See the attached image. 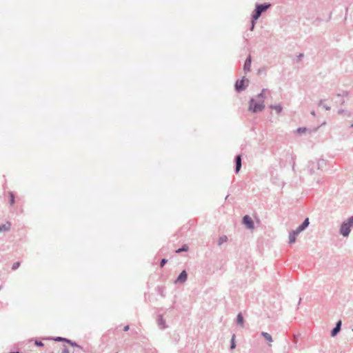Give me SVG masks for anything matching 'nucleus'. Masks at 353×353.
Masks as SVG:
<instances>
[{"mask_svg": "<svg viewBox=\"0 0 353 353\" xmlns=\"http://www.w3.org/2000/svg\"><path fill=\"white\" fill-rule=\"evenodd\" d=\"M10 201L9 203L10 205H13L15 203V196L12 192H9Z\"/></svg>", "mask_w": 353, "mask_h": 353, "instance_id": "nucleus-19", "label": "nucleus"}, {"mask_svg": "<svg viewBox=\"0 0 353 353\" xmlns=\"http://www.w3.org/2000/svg\"><path fill=\"white\" fill-rule=\"evenodd\" d=\"M70 345L72 346V347H77L81 350H83V347L81 346L80 345H79L77 343H76L75 341H72L71 343H70Z\"/></svg>", "mask_w": 353, "mask_h": 353, "instance_id": "nucleus-26", "label": "nucleus"}, {"mask_svg": "<svg viewBox=\"0 0 353 353\" xmlns=\"http://www.w3.org/2000/svg\"><path fill=\"white\" fill-rule=\"evenodd\" d=\"M251 63H252V57L250 55H249L246 58V59L244 62V65H243V70L245 73L250 71Z\"/></svg>", "mask_w": 353, "mask_h": 353, "instance_id": "nucleus-11", "label": "nucleus"}, {"mask_svg": "<svg viewBox=\"0 0 353 353\" xmlns=\"http://www.w3.org/2000/svg\"><path fill=\"white\" fill-rule=\"evenodd\" d=\"M350 128H353V123L350 125Z\"/></svg>", "mask_w": 353, "mask_h": 353, "instance_id": "nucleus-40", "label": "nucleus"}, {"mask_svg": "<svg viewBox=\"0 0 353 353\" xmlns=\"http://www.w3.org/2000/svg\"><path fill=\"white\" fill-rule=\"evenodd\" d=\"M242 223L248 228V229H253L254 227V223L252 218L246 214L245 215L242 219Z\"/></svg>", "mask_w": 353, "mask_h": 353, "instance_id": "nucleus-6", "label": "nucleus"}, {"mask_svg": "<svg viewBox=\"0 0 353 353\" xmlns=\"http://www.w3.org/2000/svg\"><path fill=\"white\" fill-rule=\"evenodd\" d=\"M20 265H21L20 262H19V261L15 262L12 264L11 269L12 270H16L19 268Z\"/></svg>", "mask_w": 353, "mask_h": 353, "instance_id": "nucleus-28", "label": "nucleus"}, {"mask_svg": "<svg viewBox=\"0 0 353 353\" xmlns=\"http://www.w3.org/2000/svg\"><path fill=\"white\" fill-rule=\"evenodd\" d=\"M158 327L161 330H165L168 326L165 323V320L163 319L161 314H159L157 318Z\"/></svg>", "mask_w": 353, "mask_h": 353, "instance_id": "nucleus-10", "label": "nucleus"}, {"mask_svg": "<svg viewBox=\"0 0 353 353\" xmlns=\"http://www.w3.org/2000/svg\"><path fill=\"white\" fill-rule=\"evenodd\" d=\"M257 21H254L253 18H251V26L250 27V30L253 31Z\"/></svg>", "mask_w": 353, "mask_h": 353, "instance_id": "nucleus-29", "label": "nucleus"}, {"mask_svg": "<svg viewBox=\"0 0 353 353\" xmlns=\"http://www.w3.org/2000/svg\"><path fill=\"white\" fill-rule=\"evenodd\" d=\"M318 105L319 106H321L323 105V108L326 110H330V107L328 106L327 105H325L323 104V99H321L319 103H318Z\"/></svg>", "mask_w": 353, "mask_h": 353, "instance_id": "nucleus-25", "label": "nucleus"}, {"mask_svg": "<svg viewBox=\"0 0 353 353\" xmlns=\"http://www.w3.org/2000/svg\"><path fill=\"white\" fill-rule=\"evenodd\" d=\"M267 91V89H263L261 92V93H259L257 97H256V99L258 101H262L263 103H264V100L265 99V92Z\"/></svg>", "mask_w": 353, "mask_h": 353, "instance_id": "nucleus-15", "label": "nucleus"}, {"mask_svg": "<svg viewBox=\"0 0 353 353\" xmlns=\"http://www.w3.org/2000/svg\"><path fill=\"white\" fill-rule=\"evenodd\" d=\"M228 240V237L226 236H221L219 239V241H218V245H221V244H223V243L226 242Z\"/></svg>", "mask_w": 353, "mask_h": 353, "instance_id": "nucleus-23", "label": "nucleus"}, {"mask_svg": "<svg viewBox=\"0 0 353 353\" xmlns=\"http://www.w3.org/2000/svg\"><path fill=\"white\" fill-rule=\"evenodd\" d=\"M158 290H159V293L162 296H165V295L163 294V288H161V287H158Z\"/></svg>", "mask_w": 353, "mask_h": 353, "instance_id": "nucleus-33", "label": "nucleus"}, {"mask_svg": "<svg viewBox=\"0 0 353 353\" xmlns=\"http://www.w3.org/2000/svg\"><path fill=\"white\" fill-rule=\"evenodd\" d=\"M306 131H307V128L305 127H301V128H297V130H296V132L298 134H302Z\"/></svg>", "mask_w": 353, "mask_h": 353, "instance_id": "nucleus-30", "label": "nucleus"}, {"mask_svg": "<svg viewBox=\"0 0 353 353\" xmlns=\"http://www.w3.org/2000/svg\"><path fill=\"white\" fill-rule=\"evenodd\" d=\"M272 4L270 3H258L255 4V8L252 13V18L254 19V21H257L262 13L265 12L268 9L271 7Z\"/></svg>", "mask_w": 353, "mask_h": 353, "instance_id": "nucleus-2", "label": "nucleus"}, {"mask_svg": "<svg viewBox=\"0 0 353 353\" xmlns=\"http://www.w3.org/2000/svg\"><path fill=\"white\" fill-rule=\"evenodd\" d=\"M337 113L340 115H343L344 117H350L352 115V113L348 110L339 109L337 111Z\"/></svg>", "mask_w": 353, "mask_h": 353, "instance_id": "nucleus-13", "label": "nucleus"}, {"mask_svg": "<svg viewBox=\"0 0 353 353\" xmlns=\"http://www.w3.org/2000/svg\"><path fill=\"white\" fill-rule=\"evenodd\" d=\"M265 108V104L262 101H258L254 97H252L249 101V111L253 113L262 112Z\"/></svg>", "mask_w": 353, "mask_h": 353, "instance_id": "nucleus-3", "label": "nucleus"}, {"mask_svg": "<svg viewBox=\"0 0 353 353\" xmlns=\"http://www.w3.org/2000/svg\"><path fill=\"white\" fill-rule=\"evenodd\" d=\"M34 345L37 347H43L44 345L41 341L37 339L34 341Z\"/></svg>", "mask_w": 353, "mask_h": 353, "instance_id": "nucleus-32", "label": "nucleus"}, {"mask_svg": "<svg viewBox=\"0 0 353 353\" xmlns=\"http://www.w3.org/2000/svg\"><path fill=\"white\" fill-rule=\"evenodd\" d=\"M304 56L303 53H300L298 56H297V59H296V62H299L300 60L301 59V58H303Z\"/></svg>", "mask_w": 353, "mask_h": 353, "instance_id": "nucleus-35", "label": "nucleus"}, {"mask_svg": "<svg viewBox=\"0 0 353 353\" xmlns=\"http://www.w3.org/2000/svg\"><path fill=\"white\" fill-rule=\"evenodd\" d=\"M261 334L268 342H272V336L270 334H268V332H262Z\"/></svg>", "mask_w": 353, "mask_h": 353, "instance_id": "nucleus-18", "label": "nucleus"}, {"mask_svg": "<svg viewBox=\"0 0 353 353\" xmlns=\"http://www.w3.org/2000/svg\"><path fill=\"white\" fill-rule=\"evenodd\" d=\"M243 323H244L243 316L242 314L240 312L237 314V316H236V323L238 325H241V326H243Z\"/></svg>", "mask_w": 353, "mask_h": 353, "instance_id": "nucleus-17", "label": "nucleus"}, {"mask_svg": "<svg viewBox=\"0 0 353 353\" xmlns=\"http://www.w3.org/2000/svg\"><path fill=\"white\" fill-rule=\"evenodd\" d=\"M341 321H338L335 325V327L331 330L330 334L332 336H336L341 330Z\"/></svg>", "mask_w": 353, "mask_h": 353, "instance_id": "nucleus-9", "label": "nucleus"}, {"mask_svg": "<svg viewBox=\"0 0 353 353\" xmlns=\"http://www.w3.org/2000/svg\"><path fill=\"white\" fill-rule=\"evenodd\" d=\"M46 339L54 341H56V342H61V341L63 342L64 337H61V336L52 337V336H50V337L47 338Z\"/></svg>", "mask_w": 353, "mask_h": 353, "instance_id": "nucleus-20", "label": "nucleus"}, {"mask_svg": "<svg viewBox=\"0 0 353 353\" xmlns=\"http://www.w3.org/2000/svg\"><path fill=\"white\" fill-rule=\"evenodd\" d=\"M188 250V246L186 244L183 245L180 248L176 250V253H181V252H186Z\"/></svg>", "mask_w": 353, "mask_h": 353, "instance_id": "nucleus-22", "label": "nucleus"}, {"mask_svg": "<svg viewBox=\"0 0 353 353\" xmlns=\"http://www.w3.org/2000/svg\"><path fill=\"white\" fill-rule=\"evenodd\" d=\"M234 163H235V173L237 174L240 171L242 165V159L241 155L237 154L234 157Z\"/></svg>", "mask_w": 353, "mask_h": 353, "instance_id": "nucleus-8", "label": "nucleus"}, {"mask_svg": "<svg viewBox=\"0 0 353 353\" xmlns=\"http://www.w3.org/2000/svg\"><path fill=\"white\" fill-rule=\"evenodd\" d=\"M249 85V79L245 77H243L241 79H238L235 82V90L240 93L245 90Z\"/></svg>", "mask_w": 353, "mask_h": 353, "instance_id": "nucleus-4", "label": "nucleus"}, {"mask_svg": "<svg viewBox=\"0 0 353 353\" xmlns=\"http://www.w3.org/2000/svg\"><path fill=\"white\" fill-rule=\"evenodd\" d=\"M130 329V326L128 325H125L124 327H123V331L124 332H127Z\"/></svg>", "mask_w": 353, "mask_h": 353, "instance_id": "nucleus-37", "label": "nucleus"}, {"mask_svg": "<svg viewBox=\"0 0 353 353\" xmlns=\"http://www.w3.org/2000/svg\"><path fill=\"white\" fill-rule=\"evenodd\" d=\"M310 174H313L314 172L313 168H310Z\"/></svg>", "mask_w": 353, "mask_h": 353, "instance_id": "nucleus-38", "label": "nucleus"}, {"mask_svg": "<svg viewBox=\"0 0 353 353\" xmlns=\"http://www.w3.org/2000/svg\"><path fill=\"white\" fill-rule=\"evenodd\" d=\"M337 98H338V99L336 100L335 103L340 105H343L345 103L344 98H342V97H337Z\"/></svg>", "mask_w": 353, "mask_h": 353, "instance_id": "nucleus-24", "label": "nucleus"}, {"mask_svg": "<svg viewBox=\"0 0 353 353\" xmlns=\"http://www.w3.org/2000/svg\"><path fill=\"white\" fill-rule=\"evenodd\" d=\"M311 114L313 115V116H315L316 114H315V112L313 110L311 112Z\"/></svg>", "mask_w": 353, "mask_h": 353, "instance_id": "nucleus-39", "label": "nucleus"}, {"mask_svg": "<svg viewBox=\"0 0 353 353\" xmlns=\"http://www.w3.org/2000/svg\"><path fill=\"white\" fill-rule=\"evenodd\" d=\"M351 232V227L344 221L340 227V234L343 237H347Z\"/></svg>", "mask_w": 353, "mask_h": 353, "instance_id": "nucleus-5", "label": "nucleus"}, {"mask_svg": "<svg viewBox=\"0 0 353 353\" xmlns=\"http://www.w3.org/2000/svg\"><path fill=\"white\" fill-rule=\"evenodd\" d=\"M350 92L346 90H339V92L336 93V97H347L349 96Z\"/></svg>", "mask_w": 353, "mask_h": 353, "instance_id": "nucleus-16", "label": "nucleus"}, {"mask_svg": "<svg viewBox=\"0 0 353 353\" xmlns=\"http://www.w3.org/2000/svg\"><path fill=\"white\" fill-rule=\"evenodd\" d=\"M61 353H70L68 348L66 346H63Z\"/></svg>", "mask_w": 353, "mask_h": 353, "instance_id": "nucleus-34", "label": "nucleus"}, {"mask_svg": "<svg viewBox=\"0 0 353 353\" xmlns=\"http://www.w3.org/2000/svg\"><path fill=\"white\" fill-rule=\"evenodd\" d=\"M188 279V273L185 270H183L181 272V273L177 276L175 280V283H183L187 281Z\"/></svg>", "mask_w": 353, "mask_h": 353, "instance_id": "nucleus-7", "label": "nucleus"}, {"mask_svg": "<svg viewBox=\"0 0 353 353\" xmlns=\"http://www.w3.org/2000/svg\"><path fill=\"white\" fill-rule=\"evenodd\" d=\"M351 228L353 227V215L345 221Z\"/></svg>", "mask_w": 353, "mask_h": 353, "instance_id": "nucleus-27", "label": "nucleus"}, {"mask_svg": "<svg viewBox=\"0 0 353 353\" xmlns=\"http://www.w3.org/2000/svg\"><path fill=\"white\" fill-rule=\"evenodd\" d=\"M270 108L276 110L278 114H280L283 110V107L281 106V104L270 105Z\"/></svg>", "mask_w": 353, "mask_h": 353, "instance_id": "nucleus-14", "label": "nucleus"}, {"mask_svg": "<svg viewBox=\"0 0 353 353\" xmlns=\"http://www.w3.org/2000/svg\"><path fill=\"white\" fill-rule=\"evenodd\" d=\"M11 228V223L7 222L6 224L0 225V232H8Z\"/></svg>", "mask_w": 353, "mask_h": 353, "instance_id": "nucleus-12", "label": "nucleus"}, {"mask_svg": "<svg viewBox=\"0 0 353 353\" xmlns=\"http://www.w3.org/2000/svg\"><path fill=\"white\" fill-rule=\"evenodd\" d=\"M235 338H236V336L234 334L232 335L231 341H230V350H234L236 347Z\"/></svg>", "mask_w": 353, "mask_h": 353, "instance_id": "nucleus-21", "label": "nucleus"}, {"mask_svg": "<svg viewBox=\"0 0 353 353\" xmlns=\"http://www.w3.org/2000/svg\"><path fill=\"white\" fill-rule=\"evenodd\" d=\"M72 340L69 339H67V338H64V341L63 342L70 345V343H71Z\"/></svg>", "mask_w": 353, "mask_h": 353, "instance_id": "nucleus-36", "label": "nucleus"}, {"mask_svg": "<svg viewBox=\"0 0 353 353\" xmlns=\"http://www.w3.org/2000/svg\"><path fill=\"white\" fill-rule=\"evenodd\" d=\"M309 218H305L303 223L298 226L296 230L291 231L289 234V243L292 244L296 240V236L303 230H305L309 225Z\"/></svg>", "mask_w": 353, "mask_h": 353, "instance_id": "nucleus-1", "label": "nucleus"}, {"mask_svg": "<svg viewBox=\"0 0 353 353\" xmlns=\"http://www.w3.org/2000/svg\"><path fill=\"white\" fill-rule=\"evenodd\" d=\"M168 260L166 259H162L160 261L159 266L161 268H163L166 264Z\"/></svg>", "mask_w": 353, "mask_h": 353, "instance_id": "nucleus-31", "label": "nucleus"}]
</instances>
